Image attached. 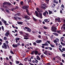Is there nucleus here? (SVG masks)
I'll use <instances>...</instances> for the list:
<instances>
[{
    "mask_svg": "<svg viewBox=\"0 0 65 65\" xmlns=\"http://www.w3.org/2000/svg\"><path fill=\"white\" fill-rule=\"evenodd\" d=\"M3 45L2 46V48H4V49H7V47L8 48H9V45H8L7 44L6 45L5 43H3Z\"/></svg>",
    "mask_w": 65,
    "mask_h": 65,
    "instance_id": "nucleus-1",
    "label": "nucleus"
},
{
    "mask_svg": "<svg viewBox=\"0 0 65 65\" xmlns=\"http://www.w3.org/2000/svg\"><path fill=\"white\" fill-rule=\"evenodd\" d=\"M57 29V27H51V30L52 32H57V31H56Z\"/></svg>",
    "mask_w": 65,
    "mask_h": 65,
    "instance_id": "nucleus-2",
    "label": "nucleus"
},
{
    "mask_svg": "<svg viewBox=\"0 0 65 65\" xmlns=\"http://www.w3.org/2000/svg\"><path fill=\"white\" fill-rule=\"evenodd\" d=\"M46 13L47 14H48V12H47V11L46 10H45V12L43 13V15H44V16H46V15H48V14H46Z\"/></svg>",
    "mask_w": 65,
    "mask_h": 65,
    "instance_id": "nucleus-3",
    "label": "nucleus"
},
{
    "mask_svg": "<svg viewBox=\"0 0 65 65\" xmlns=\"http://www.w3.org/2000/svg\"><path fill=\"white\" fill-rule=\"evenodd\" d=\"M24 18L25 19H27L25 20H30V17L27 15H26L24 16Z\"/></svg>",
    "mask_w": 65,
    "mask_h": 65,
    "instance_id": "nucleus-4",
    "label": "nucleus"
},
{
    "mask_svg": "<svg viewBox=\"0 0 65 65\" xmlns=\"http://www.w3.org/2000/svg\"><path fill=\"white\" fill-rule=\"evenodd\" d=\"M35 14L36 16L37 17H39V16L38 15V12L37 11H35Z\"/></svg>",
    "mask_w": 65,
    "mask_h": 65,
    "instance_id": "nucleus-5",
    "label": "nucleus"
},
{
    "mask_svg": "<svg viewBox=\"0 0 65 65\" xmlns=\"http://www.w3.org/2000/svg\"><path fill=\"white\" fill-rule=\"evenodd\" d=\"M20 38H15V40H16V43H18V41H19V40H20Z\"/></svg>",
    "mask_w": 65,
    "mask_h": 65,
    "instance_id": "nucleus-6",
    "label": "nucleus"
},
{
    "mask_svg": "<svg viewBox=\"0 0 65 65\" xmlns=\"http://www.w3.org/2000/svg\"><path fill=\"white\" fill-rule=\"evenodd\" d=\"M17 23L18 25H23V22H17Z\"/></svg>",
    "mask_w": 65,
    "mask_h": 65,
    "instance_id": "nucleus-7",
    "label": "nucleus"
},
{
    "mask_svg": "<svg viewBox=\"0 0 65 65\" xmlns=\"http://www.w3.org/2000/svg\"><path fill=\"white\" fill-rule=\"evenodd\" d=\"M12 46L13 47H14V48H16V47H18V45H17V44H13L12 45Z\"/></svg>",
    "mask_w": 65,
    "mask_h": 65,
    "instance_id": "nucleus-8",
    "label": "nucleus"
},
{
    "mask_svg": "<svg viewBox=\"0 0 65 65\" xmlns=\"http://www.w3.org/2000/svg\"><path fill=\"white\" fill-rule=\"evenodd\" d=\"M34 52L35 55H37L38 53V51L35 50V51H34Z\"/></svg>",
    "mask_w": 65,
    "mask_h": 65,
    "instance_id": "nucleus-9",
    "label": "nucleus"
},
{
    "mask_svg": "<svg viewBox=\"0 0 65 65\" xmlns=\"http://www.w3.org/2000/svg\"><path fill=\"white\" fill-rule=\"evenodd\" d=\"M43 53L44 54H45L46 55H47V54H48L47 51H45V52H43Z\"/></svg>",
    "mask_w": 65,
    "mask_h": 65,
    "instance_id": "nucleus-10",
    "label": "nucleus"
},
{
    "mask_svg": "<svg viewBox=\"0 0 65 65\" xmlns=\"http://www.w3.org/2000/svg\"><path fill=\"white\" fill-rule=\"evenodd\" d=\"M27 31L29 32H31V29H30V28H29L28 29H27Z\"/></svg>",
    "mask_w": 65,
    "mask_h": 65,
    "instance_id": "nucleus-11",
    "label": "nucleus"
},
{
    "mask_svg": "<svg viewBox=\"0 0 65 65\" xmlns=\"http://www.w3.org/2000/svg\"><path fill=\"white\" fill-rule=\"evenodd\" d=\"M22 8L23 9H26L27 8H26L25 6H22Z\"/></svg>",
    "mask_w": 65,
    "mask_h": 65,
    "instance_id": "nucleus-12",
    "label": "nucleus"
},
{
    "mask_svg": "<svg viewBox=\"0 0 65 65\" xmlns=\"http://www.w3.org/2000/svg\"><path fill=\"white\" fill-rule=\"evenodd\" d=\"M19 63L20 62L19 61H18L17 60L15 61V63L16 64H19Z\"/></svg>",
    "mask_w": 65,
    "mask_h": 65,
    "instance_id": "nucleus-13",
    "label": "nucleus"
},
{
    "mask_svg": "<svg viewBox=\"0 0 65 65\" xmlns=\"http://www.w3.org/2000/svg\"><path fill=\"white\" fill-rule=\"evenodd\" d=\"M6 34L7 35H9V34H10L9 31V30H7V31L6 32Z\"/></svg>",
    "mask_w": 65,
    "mask_h": 65,
    "instance_id": "nucleus-14",
    "label": "nucleus"
},
{
    "mask_svg": "<svg viewBox=\"0 0 65 65\" xmlns=\"http://www.w3.org/2000/svg\"><path fill=\"white\" fill-rule=\"evenodd\" d=\"M61 44H62V45L63 46H65V44L64 43L62 42H61Z\"/></svg>",
    "mask_w": 65,
    "mask_h": 65,
    "instance_id": "nucleus-15",
    "label": "nucleus"
},
{
    "mask_svg": "<svg viewBox=\"0 0 65 65\" xmlns=\"http://www.w3.org/2000/svg\"><path fill=\"white\" fill-rule=\"evenodd\" d=\"M50 45L52 47H55V45H54L52 44H50Z\"/></svg>",
    "mask_w": 65,
    "mask_h": 65,
    "instance_id": "nucleus-16",
    "label": "nucleus"
},
{
    "mask_svg": "<svg viewBox=\"0 0 65 65\" xmlns=\"http://www.w3.org/2000/svg\"><path fill=\"white\" fill-rule=\"evenodd\" d=\"M53 34H54L55 35H56V36H58V34L57 33H55V32H54L53 33Z\"/></svg>",
    "mask_w": 65,
    "mask_h": 65,
    "instance_id": "nucleus-17",
    "label": "nucleus"
},
{
    "mask_svg": "<svg viewBox=\"0 0 65 65\" xmlns=\"http://www.w3.org/2000/svg\"><path fill=\"white\" fill-rule=\"evenodd\" d=\"M48 12H49V14H53V13H52V11H50V10H49Z\"/></svg>",
    "mask_w": 65,
    "mask_h": 65,
    "instance_id": "nucleus-18",
    "label": "nucleus"
},
{
    "mask_svg": "<svg viewBox=\"0 0 65 65\" xmlns=\"http://www.w3.org/2000/svg\"><path fill=\"white\" fill-rule=\"evenodd\" d=\"M61 31V30H58L57 31V32L58 33H59V34H61V33L60 32V31Z\"/></svg>",
    "mask_w": 65,
    "mask_h": 65,
    "instance_id": "nucleus-19",
    "label": "nucleus"
},
{
    "mask_svg": "<svg viewBox=\"0 0 65 65\" xmlns=\"http://www.w3.org/2000/svg\"><path fill=\"white\" fill-rule=\"evenodd\" d=\"M34 53H35V52L34 51H32V52H31V55H34Z\"/></svg>",
    "mask_w": 65,
    "mask_h": 65,
    "instance_id": "nucleus-20",
    "label": "nucleus"
},
{
    "mask_svg": "<svg viewBox=\"0 0 65 65\" xmlns=\"http://www.w3.org/2000/svg\"><path fill=\"white\" fill-rule=\"evenodd\" d=\"M36 9L37 11H38V12H40V11H39V8H38L37 7L36 8Z\"/></svg>",
    "mask_w": 65,
    "mask_h": 65,
    "instance_id": "nucleus-21",
    "label": "nucleus"
},
{
    "mask_svg": "<svg viewBox=\"0 0 65 65\" xmlns=\"http://www.w3.org/2000/svg\"><path fill=\"white\" fill-rule=\"evenodd\" d=\"M28 4H29V3L30 2V3H32V1H31V0H29L28 1H27Z\"/></svg>",
    "mask_w": 65,
    "mask_h": 65,
    "instance_id": "nucleus-22",
    "label": "nucleus"
},
{
    "mask_svg": "<svg viewBox=\"0 0 65 65\" xmlns=\"http://www.w3.org/2000/svg\"><path fill=\"white\" fill-rule=\"evenodd\" d=\"M57 21L58 22H59V23H60V22H61V21H60V18H58Z\"/></svg>",
    "mask_w": 65,
    "mask_h": 65,
    "instance_id": "nucleus-23",
    "label": "nucleus"
},
{
    "mask_svg": "<svg viewBox=\"0 0 65 65\" xmlns=\"http://www.w3.org/2000/svg\"><path fill=\"white\" fill-rule=\"evenodd\" d=\"M33 20L34 21H35L36 22V21H37V20L34 17H33Z\"/></svg>",
    "mask_w": 65,
    "mask_h": 65,
    "instance_id": "nucleus-24",
    "label": "nucleus"
},
{
    "mask_svg": "<svg viewBox=\"0 0 65 65\" xmlns=\"http://www.w3.org/2000/svg\"><path fill=\"white\" fill-rule=\"evenodd\" d=\"M10 53L11 54H13V55H14V53H13V51L11 50L10 51Z\"/></svg>",
    "mask_w": 65,
    "mask_h": 65,
    "instance_id": "nucleus-25",
    "label": "nucleus"
},
{
    "mask_svg": "<svg viewBox=\"0 0 65 65\" xmlns=\"http://www.w3.org/2000/svg\"><path fill=\"white\" fill-rule=\"evenodd\" d=\"M25 7H26V8L27 9V8H29V6H27V5H25Z\"/></svg>",
    "mask_w": 65,
    "mask_h": 65,
    "instance_id": "nucleus-26",
    "label": "nucleus"
},
{
    "mask_svg": "<svg viewBox=\"0 0 65 65\" xmlns=\"http://www.w3.org/2000/svg\"><path fill=\"white\" fill-rule=\"evenodd\" d=\"M45 1L46 2V3L47 4L48 3V2H49V1H50V0H45Z\"/></svg>",
    "mask_w": 65,
    "mask_h": 65,
    "instance_id": "nucleus-27",
    "label": "nucleus"
},
{
    "mask_svg": "<svg viewBox=\"0 0 65 65\" xmlns=\"http://www.w3.org/2000/svg\"><path fill=\"white\" fill-rule=\"evenodd\" d=\"M19 33L21 35L23 34V31H20L19 32Z\"/></svg>",
    "mask_w": 65,
    "mask_h": 65,
    "instance_id": "nucleus-28",
    "label": "nucleus"
},
{
    "mask_svg": "<svg viewBox=\"0 0 65 65\" xmlns=\"http://www.w3.org/2000/svg\"><path fill=\"white\" fill-rule=\"evenodd\" d=\"M55 40H56V41H57L58 42H59V39L58 38H57L55 39Z\"/></svg>",
    "mask_w": 65,
    "mask_h": 65,
    "instance_id": "nucleus-29",
    "label": "nucleus"
},
{
    "mask_svg": "<svg viewBox=\"0 0 65 65\" xmlns=\"http://www.w3.org/2000/svg\"><path fill=\"white\" fill-rule=\"evenodd\" d=\"M33 44L35 46H36L37 44L36 43H35V42H34V43H33Z\"/></svg>",
    "mask_w": 65,
    "mask_h": 65,
    "instance_id": "nucleus-30",
    "label": "nucleus"
},
{
    "mask_svg": "<svg viewBox=\"0 0 65 65\" xmlns=\"http://www.w3.org/2000/svg\"><path fill=\"white\" fill-rule=\"evenodd\" d=\"M54 2H55V3H56V4H58V1H54Z\"/></svg>",
    "mask_w": 65,
    "mask_h": 65,
    "instance_id": "nucleus-31",
    "label": "nucleus"
},
{
    "mask_svg": "<svg viewBox=\"0 0 65 65\" xmlns=\"http://www.w3.org/2000/svg\"><path fill=\"white\" fill-rule=\"evenodd\" d=\"M48 21V20H47V19H44V21L45 22H47V21Z\"/></svg>",
    "mask_w": 65,
    "mask_h": 65,
    "instance_id": "nucleus-32",
    "label": "nucleus"
},
{
    "mask_svg": "<svg viewBox=\"0 0 65 65\" xmlns=\"http://www.w3.org/2000/svg\"><path fill=\"white\" fill-rule=\"evenodd\" d=\"M26 12L27 13L28 12H29V10L27 9H26Z\"/></svg>",
    "mask_w": 65,
    "mask_h": 65,
    "instance_id": "nucleus-33",
    "label": "nucleus"
},
{
    "mask_svg": "<svg viewBox=\"0 0 65 65\" xmlns=\"http://www.w3.org/2000/svg\"><path fill=\"white\" fill-rule=\"evenodd\" d=\"M5 10H6V12H7L8 13H9V11L8 10L6 9Z\"/></svg>",
    "mask_w": 65,
    "mask_h": 65,
    "instance_id": "nucleus-34",
    "label": "nucleus"
},
{
    "mask_svg": "<svg viewBox=\"0 0 65 65\" xmlns=\"http://www.w3.org/2000/svg\"><path fill=\"white\" fill-rule=\"evenodd\" d=\"M27 59H28V58H25L24 59V61H26L27 60Z\"/></svg>",
    "mask_w": 65,
    "mask_h": 65,
    "instance_id": "nucleus-35",
    "label": "nucleus"
},
{
    "mask_svg": "<svg viewBox=\"0 0 65 65\" xmlns=\"http://www.w3.org/2000/svg\"><path fill=\"white\" fill-rule=\"evenodd\" d=\"M62 8H64V5L63 4H62L61 5V8H62Z\"/></svg>",
    "mask_w": 65,
    "mask_h": 65,
    "instance_id": "nucleus-36",
    "label": "nucleus"
},
{
    "mask_svg": "<svg viewBox=\"0 0 65 65\" xmlns=\"http://www.w3.org/2000/svg\"><path fill=\"white\" fill-rule=\"evenodd\" d=\"M43 28L44 29H47V28L45 26H44L43 27Z\"/></svg>",
    "mask_w": 65,
    "mask_h": 65,
    "instance_id": "nucleus-37",
    "label": "nucleus"
},
{
    "mask_svg": "<svg viewBox=\"0 0 65 65\" xmlns=\"http://www.w3.org/2000/svg\"><path fill=\"white\" fill-rule=\"evenodd\" d=\"M17 18L18 19V20H22V18H21L19 17H17Z\"/></svg>",
    "mask_w": 65,
    "mask_h": 65,
    "instance_id": "nucleus-38",
    "label": "nucleus"
},
{
    "mask_svg": "<svg viewBox=\"0 0 65 65\" xmlns=\"http://www.w3.org/2000/svg\"><path fill=\"white\" fill-rule=\"evenodd\" d=\"M3 7L5 8L6 9H7V6H3Z\"/></svg>",
    "mask_w": 65,
    "mask_h": 65,
    "instance_id": "nucleus-39",
    "label": "nucleus"
},
{
    "mask_svg": "<svg viewBox=\"0 0 65 65\" xmlns=\"http://www.w3.org/2000/svg\"><path fill=\"white\" fill-rule=\"evenodd\" d=\"M27 13V15H29L30 16V15H31V14L29 13V12H28Z\"/></svg>",
    "mask_w": 65,
    "mask_h": 65,
    "instance_id": "nucleus-40",
    "label": "nucleus"
},
{
    "mask_svg": "<svg viewBox=\"0 0 65 65\" xmlns=\"http://www.w3.org/2000/svg\"><path fill=\"white\" fill-rule=\"evenodd\" d=\"M2 30H3V31H4V27H3V26H2Z\"/></svg>",
    "mask_w": 65,
    "mask_h": 65,
    "instance_id": "nucleus-41",
    "label": "nucleus"
},
{
    "mask_svg": "<svg viewBox=\"0 0 65 65\" xmlns=\"http://www.w3.org/2000/svg\"><path fill=\"white\" fill-rule=\"evenodd\" d=\"M6 23H7V22L6 21H3V23L4 24H6Z\"/></svg>",
    "mask_w": 65,
    "mask_h": 65,
    "instance_id": "nucleus-42",
    "label": "nucleus"
},
{
    "mask_svg": "<svg viewBox=\"0 0 65 65\" xmlns=\"http://www.w3.org/2000/svg\"><path fill=\"white\" fill-rule=\"evenodd\" d=\"M24 39H26V40H27V39H29V38L24 37Z\"/></svg>",
    "mask_w": 65,
    "mask_h": 65,
    "instance_id": "nucleus-43",
    "label": "nucleus"
},
{
    "mask_svg": "<svg viewBox=\"0 0 65 65\" xmlns=\"http://www.w3.org/2000/svg\"><path fill=\"white\" fill-rule=\"evenodd\" d=\"M45 38H46L45 39V40H47L48 39V38L47 37V36H46Z\"/></svg>",
    "mask_w": 65,
    "mask_h": 65,
    "instance_id": "nucleus-44",
    "label": "nucleus"
},
{
    "mask_svg": "<svg viewBox=\"0 0 65 65\" xmlns=\"http://www.w3.org/2000/svg\"><path fill=\"white\" fill-rule=\"evenodd\" d=\"M42 9H46V8H44V6H42Z\"/></svg>",
    "mask_w": 65,
    "mask_h": 65,
    "instance_id": "nucleus-45",
    "label": "nucleus"
},
{
    "mask_svg": "<svg viewBox=\"0 0 65 65\" xmlns=\"http://www.w3.org/2000/svg\"><path fill=\"white\" fill-rule=\"evenodd\" d=\"M55 58H60V60L61 59V58H60V57L58 56H56V57H55Z\"/></svg>",
    "mask_w": 65,
    "mask_h": 65,
    "instance_id": "nucleus-46",
    "label": "nucleus"
},
{
    "mask_svg": "<svg viewBox=\"0 0 65 65\" xmlns=\"http://www.w3.org/2000/svg\"><path fill=\"white\" fill-rule=\"evenodd\" d=\"M43 6L44 7V6H45L47 5H46V4H45V3H44L43 4Z\"/></svg>",
    "mask_w": 65,
    "mask_h": 65,
    "instance_id": "nucleus-47",
    "label": "nucleus"
},
{
    "mask_svg": "<svg viewBox=\"0 0 65 65\" xmlns=\"http://www.w3.org/2000/svg\"><path fill=\"white\" fill-rule=\"evenodd\" d=\"M39 13V14L40 16H42V13L40 12Z\"/></svg>",
    "mask_w": 65,
    "mask_h": 65,
    "instance_id": "nucleus-48",
    "label": "nucleus"
},
{
    "mask_svg": "<svg viewBox=\"0 0 65 65\" xmlns=\"http://www.w3.org/2000/svg\"><path fill=\"white\" fill-rule=\"evenodd\" d=\"M4 39L5 40H6L7 39V38L6 37H4Z\"/></svg>",
    "mask_w": 65,
    "mask_h": 65,
    "instance_id": "nucleus-49",
    "label": "nucleus"
},
{
    "mask_svg": "<svg viewBox=\"0 0 65 65\" xmlns=\"http://www.w3.org/2000/svg\"><path fill=\"white\" fill-rule=\"evenodd\" d=\"M23 1H21L20 2V4H21V5H23Z\"/></svg>",
    "mask_w": 65,
    "mask_h": 65,
    "instance_id": "nucleus-50",
    "label": "nucleus"
},
{
    "mask_svg": "<svg viewBox=\"0 0 65 65\" xmlns=\"http://www.w3.org/2000/svg\"><path fill=\"white\" fill-rule=\"evenodd\" d=\"M49 48L50 50H53V48L51 47H49Z\"/></svg>",
    "mask_w": 65,
    "mask_h": 65,
    "instance_id": "nucleus-51",
    "label": "nucleus"
},
{
    "mask_svg": "<svg viewBox=\"0 0 65 65\" xmlns=\"http://www.w3.org/2000/svg\"><path fill=\"white\" fill-rule=\"evenodd\" d=\"M62 51H65V48H63L62 49Z\"/></svg>",
    "mask_w": 65,
    "mask_h": 65,
    "instance_id": "nucleus-52",
    "label": "nucleus"
},
{
    "mask_svg": "<svg viewBox=\"0 0 65 65\" xmlns=\"http://www.w3.org/2000/svg\"><path fill=\"white\" fill-rule=\"evenodd\" d=\"M20 13H18L16 14L18 15V16H20Z\"/></svg>",
    "mask_w": 65,
    "mask_h": 65,
    "instance_id": "nucleus-53",
    "label": "nucleus"
},
{
    "mask_svg": "<svg viewBox=\"0 0 65 65\" xmlns=\"http://www.w3.org/2000/svg\"><path fill=\"white\" fill-rule=\"evenodd\" d=\"M11 11H14V9L13 8L11 9V10H10Z\"/></svg>",
    "mask_w": 65,
    "mask_h": 65,
    "instance_id": "nucleus-54",
    "label": "nucleus"
},
{
    "mask_svg": "<svg viewBox=\"0 0 65 65\" xmlns=\"http://www.w3.org/2000/svg\"><path fill=\"white\" fill-rule=\"evenodd\" d=\"M38 60H35V62L36 63H38Z\"/></svg>",
    "mask_w": 65,
    "mask_h": 65,
    "instance_id": "nucleus-55",
    "label": "nucleus"
},
{
    "mask_svg": "<svg viewBox=\"0 0 65 65\" xmlns=\"http://www.w3.org/2000/svg\"><path fill=\"white\" fill-rule=\"evenodd\" d=\"M13 18H14V19H15V20H18V19H17V18H16L15 17H14Z\"/></svg>",
    "mask_w": 65,
    "mask_h": 65,
    "instance_id": "nucleus-56",
    "label": "nucleus"
},
{
    "mask_svg": "<svg viewBox=\"0 0 65 65\" xmlns=\"http://www.w3.org/2000/svg\"><path fill=\"white\" fill-rule=\"evenodd\" d=\"M12 57V56H9V59H11V57Z\"/></svg>",
    "mask_w": 65,
    "mask_h": 65,
    "instance_id": "nucleus-57",
    "label": "nucleus"
},
{
    "mask_svg": "<svg viewBox=\"0 0 65 65\" xmlns=\"http://www.w3.org/2000/svg\"><path fill=\"white\" fill-rule=\"evenodd\" d=\"M54 43H57V41L55 40L54 41Z\"/></svg>",
    "mask_w": 65,
    "mask_h": 65,
    "instance_id": "nucleus-58",
    "label": "nucleus"
},
{
    "mask_svg": "<svg viewBox=\"0 0 65 65\" xmlns=\"http://www.w3.org/2000/svg\"><path fill=\"white\" fill-rule=\"evenodd\" d=\"M38 37L39 38H41V36L40 35H39L38 36Z\"/></svg>",
    "mask_w": 65,
    "mask_h": 65,
    "instance_id": "nucleus-59",
    "label": "nucleus"
},
{
    "mask_svg": "<svg viewBox=\"0 0 65 65\" xmlns=\"http://www.w3.org/2000/svg\"><path fill=\"white\" fill-rule=\"evenodd\" d=\"M41 41H42L41 40H38L39 43H41Z\"/></svg>",
    "mask_w": 65,
    "mask_h": 65,
    "instance_id": "nucleus-60",
    "label": "nucleus"
},
{
    "mask_svg": "<svg viewBox=\"0 0 65 65\" xmlns=\"http://www.w3.org/2000/svg\"><path fill=\"white\" fill-rule=\"evenodd\" d=\"M62 57H65V54H63L62 55Z\"/></svg>",
    "mask_w": 65,
    "mask_h": 65,
    "instance_id": "nucleus-61",
    "label": "nucleus"
},
{
    "mask_svg": "<svg viewBox=\"0 0 65 65\" xmlns=\"http://www.w3.org/2000/svg\"><path fill=\"white\" fill-rule=\"evenodd\" d=\"M60 13H62V14H63V13H62V10H60Z\"/></svg>",
    "mask_w": 65,
    "mask_h": 65,
    "instance_id": "nucleus-62",
    "label": "nucleus"
},
{
    "mask_svg": "<svg viewBox=\"0 0 65 65\" xmlns=\"http://www.w3.org/2000/svg\"><path fill=\"white\" fill-rule=\"evenodd\" d=\"M8 5H11V3L9 2H8Z\"/></svg>",
    "mask_w": 65,
    "mask_h": 65,
    "instance_id": "nucleus-63",
    "label": "nucleus"
},
{
    "mask_svg": "<svg viewBox=\"0 0 65 65\" xmlns=\"http://www.w3.org/2000/svg\"><path fill=\"white\" fill-rule=\"evenodd\" d=\"M24 37H28V36H27L26 35H24Z\"/></svg>",
    "mask_w": 65,
    "mask_h": 65,
    "instance_id": "nucleus-64",
    "label": "nucleus"
}]
</instances>
